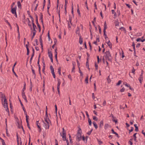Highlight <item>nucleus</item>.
Here are the masks:
<instances>
[{
    "instance_id": "nucleus-29",
    "label": "nucleus",
    "mask_w": 145,
    "mask_h": 145,
    "mask_svg": "<svg viewBox=\"0 0 145 145\" xmlns=\"http://www.w3.org/2000/svg\"><path fill=\"white\" fill-rule=\"evenodd\" d=\"M93 119L94 120L97 121L98 120V118H97L95 116H93Z\"/></svg>"
},
{
    "instance_id": "nucleus-1",
    "label": "nucleus",
    "mask_w": 145,
    "mask_h": 145,
    "mask_svg": "<svg viewBox=\"0 0 145 145\" xmlns=\"http://www.w3.org/2000/svg\"><path fill=\"white\" fill-rule=\"evenodd\" d=\"M82 131L81 129L80 128H79V129L76 135V139L78 141H80L82 139L81 134Z\"/></svg>"
},
{
    "instance_id": "nucleus-27",
    "label": "nucleus",
    "mask_w": 145,
    "mask_h": 145,
    "mask_svg": "<svg viewBox=\"0 0 145 145\" xmlns=\"http://www.w3.org/2000/svg\"><path fill=\"white\" fill-rule=\"evenodd\" d=\"M96 17H94V19H93V21H92V23L93 24V25L95 26V21H96Z\"/></svg>"
},
{
    "instance_id": "nucleus-28",
    "label": "nucleus",
    "mask_w": 145,
    "mask_h": 145,
    "mask_svg": "<svg viewBox=\"0 0 145 145\" xmlns=\"http://www.w3.org/2000/svg\"><path fill=\"white\" fill-rule=\"evenodd\" d=\"M17 123H18V127H19V128H20L21 127L22 128V126L21 125V123H20L19 122H17Z\"/></svg>"
},
{
    "instance_id": "nucleus-54",
    "label": "nucleus",
    "mask_w": 145,
    "mask_h": 145,
    "mask_svg": "<svg viewBox=\"0 0 145 145\" xmlns=\"http://www.w3.org/2000/svg\"><path fill=\"white\" fill-rule=\"evenodd\" d=\"M85 113H86V116H87V118H89V115L88 114V113L87 111H85Z\"/></svg>"
},
{
    "instance_id": "nucleus-20",
    "label": "nucleus",
    "mask_w": 145,
    "mask_h": 145,
    "mask_svg": "<svg viewBox=\"0 0 145 145\" xmlns=\"http://www.w3.org/2000/svg\"><path fill=\"white\" fill-rule=\"evenodd\" d=\"M82 38H81V35L80 36V39H79V43L80 44H82Z\"/></svg>"
},
{
    "instance_id": "nucleus-31",
    "label": "nucleus",
    "mask_w": 145,
    "mask_h": 145,
    "mask_svg": "<svg viewBox=\"0 0 145 145\" xmlns=\"http://www.w3.org/2000/svg\"><path fill=\"white\" fill-rule=\"evenodd\" d=\"M25 117H26V123H28V122L29 116H28L27 115H26L25 116Z\"/></svg>"
},
{
    "instance_id": "nucleus-16",
    "label": "nucleus",
    "mask_w": 145,
    "mask_h": 145,
    "mask_svg": "<svg viewBox=\"0 0 145 145\" xmlns=\"http://www.w3.org/2000/svg\"><path fill=\"white\" fill-rule=\"evenodd\" d=\"M93 125L94 126V127H95V129H97L98 128V126H97L96 123L95 121H93Z\"/></svg>"
},
{
    "instance_id": "nucleus-50",
    "label": "nucleus",
    "mask_w": 145,
    "mask_h": 145,
    "mask_svg": "<svg viewBox=\"0 0 145 145\" xmlns=\"http://www.w3.org/2000/svg\"><path fill=\"white\" fill-rule=\"evenodd\" d=\"M132 46L133 47V48L135 51V44H134V42L133 43Z\"/></svg>"
},
{
    "instance_id": "nucleus-56",
    "label": "nucleus",
    "mask_w": 145,
    "mask_h": 145,
    "mask_svg": "<svg viewBox=\"0 0 145 145\" xmlns=\"http://www.w3.org/2000/svg\"><path fill=\"white\" fill-rule=\"evenodd\" d=\"M16 25L17 28L18 32V34H19V28L17 24H16Z\"/></svg>"
},
{
    "instance_id": "nucleus-53",
    "label": "nucleus",
    "mask_w": 145,
    "mask_h": 145,
    "mask_svg": "<svg viewBox=\"0 0 145 145\" xmlns=\"http://www.w3.org/2000/svg\"><path fill=\"white\" fill-rule=\"evenodd\" d=\"M2 144L3 145H6V144L4 141V140L3 139H2Z\"/></svg>"
},
{
    "instance_id": "nucleus-64",
    "label": "nucleus",
    "mask_w": 145,
    "mask_h": 145,
    "mask_svg": "<svg viewBox=\"0 0 145 145\" xmlns=\"http://www.w3.org/2000/svg\"><path fill=\"white\" fill-rule=\"evenodd\" d=\"M52 75L53 76L54 78H56V75H55V74L54 72L52 73Z\"/></svg>"
},
{
    "instance_id": "nucleus-41",
    "label": "nucleus",
    "mask_w": 145,
    "mask_h": 145,
    "mask_svg": "<svg viewBox=\"0 0 145 145\" xmlns=\"http://www.w3.org/2000/svg\"><path fill=\"white\" fill-rule=\"evenodd\" d=\"M12 72H13V73H14V74L15 75V76L16 77H18V76L16 74V73L15 72H14V69H13V68H12Z\"/></svg>"
},
{
    "instance_id": "nucleus-33",
    "label": "nucleus",
    "mask_w": 145,
    "mask_h": 145,
    "mask_svg": "<svg viewBox=\"0 0 145 145\" xmlns=\"http://www.w3.org/2000/svg\"><path fill=\"white\" fill-rule=\"evenodd\" d=\"M106 28H107V25H106V22H105L104 27V29L103 30H106Z\"/></svg>"
},
{
    "instance_id": "nucleus-37",
    "label": "nucleus",
    "mask_w": 145,
    "mask_h": 145,
    "mask_svg": "<svg viewBox=\"0 0 145 145\" xmlns=\"http://www.w3.org/2000/svg\"><path fill=\"white\" fill-rule=\"evenodd\" d=\"M85 5L86 7V8L88 10H89V8H88V5H87V0H86V1L85 3Z\"/></svg>"
},
{
    "instance_id": "nucleus-58",
    "label": "nucleus",
    "mask_w": 145,
    "mask_h": 145,
    "mask_svg": "<svg viewBox=\"0 0 145 145\" xmlns=\"http://www.w3.org/2000/svg\"><path fill=\"white\" fill-rule=\"evenodd\" d=\"M106 101L105 100H104V101L103 102V106H105L106 105Z\"/></svg>"
},
{
    "instance_id": "nucleus-15",
    "label": "nucleus",
    "mask_w": 145,
    "mask_h": 145,
    "mask_svg": "<svg viewBox=\"0 0 145 145\" xmlns=\"http://www.w3.org/2000/svg\"><path fill=\"white\" fill-rule=\"evenodd\" d=\"M137 133H135L133 135V137H134V140L135 142H137V137L136 136V135L137 134Z\"/></svg>"
},
{
    "instance_id": "nucleus-55",
    "label": "nucleus",
    "mask_w": 145,
    "mask_h": 145,
    "mask_svg": "<svg viewBox=\"0 0 145 145\" xmlns=\"http://www.w3.org/2000/svg\"><path fill=\"white\" fill-rule=\"evenodd\" d=\"M25 84L24 86V87L22 89V91H23L22 92H24V91H25Z\"/></svg>"
},
{
    "instance_id": "nucleus-63",
    "label": "nucleus",
    "mask_w": 145,
    "mask_h": 145,
    "mask_svg": "<svg viewBox=\"0 0 145 145\" xmlns=\"http://www.w3.org/2000/svg\"><path fill=\"white\" fill-rule=\"evenodd\" d=\"M75 69V67H73L72 68V72H75V71H74Z\"/></svg>"
},
{
    "instance_id": "nucleus-45",
    "label": "nucleus",
    "mask_w": 145,
    "mask_h": 145,
    "mask_svg": "<svg viewBox=\"0 0 145 145\" xmlns=\"http://www.w3.org/2000/svg\"><path fill=\"white\" fill-rule=\"evenodd\" d=\"M33 29H35L37 27H36V25L34 24H33Z\"/></svg>"
},
{
    "instance_id": "nucleus-8",
    "label": "nucleus",
    "mask_w": 145,
    "mask_h": 145,
    "mask_svg": "<svg viewBox=\"0 0 145 145\" xmlns=\"http://www.w3.org/2000/svg\"><path fill=\"white\" fill-rule=\"evenodd\" d=\"M22 96L23 98L24 99L25 101L27 102V99L25 95V93L24 92H22Z\"/></svg>"
},
{
    "instance_id": "nucleus-62",
    "label": "nucleus",
    "mask_w": 145,
    "mask_h": 145,
    "mask_svg": "<svg viewBox=\"0 0 145 145\" xmlns=\"http://www.w3.org/2000/svg\"><path fill=\"white\" fill-rule=\"evenodd\" d=\"M125 86H126L127 87H130V85L129 84H127V83H126V84H125Z\"/></svg>"
},
{
    "instance_id": "nucleus-13",
    "label": "nucleus",
    "mask_w": 145,
    "mask_h": 145,
    "mask_svg": "<svg viewBox=\"0 0 145 145\" xmlns=\"http://www.w3.org/2000/svg\"><path fill=\"white\" fill-rule=\"evenodd\" d=\"M45 122H50V121L49 119L48 118V116H46L45 118H44Z\"/></svg>"
},
{
    "instance_id": "nucleus-12",
    "label": "nucleus",
    "mask_w": 145,
    "mask_h": 145,
    "mask_svg": "<svg viewBox=\"0 0 145 145\" xmlns=\"http://www.w3.org/2000/svg\"><path fill=\"white\" fill-rule=\"evenodd\" d=\"M103 125V120H101L100 122L99 123V127L100 128H101Z\"/></svg>"
},
{
    "instance_id": "nucleus-40",
    "label": "nucleus",
    "mask_w": 145,
    "mask_h": 145,
    "mask_svg": "<svg viewBox=\"0 0 145 145\" xmlns=\"http://www.w3.org/2000/svg\"><path fill=\"white\" fill-rule=\"evenodd\" d=\"M58 72L59 74V75L61 74V68H59L58 69Z\"/></svg>"
},
{
    "instance_id": "nucleus-60",
    "label": "nucleus",
    "mask_w": 145,
    "mask_h": 145,
    "mask_svg": "<svg viewBox=\"0 0 145 145\" xmlns=\"http://www.w3.org/2000/svg\"><path fill=\"white\" fill-rule=\"evenodd\" d=\"M5 22H6L8 25H10V23L8 22V21L7 20H5Z\"/></svg>"
},
{
    "instance_id": "nucleus-48",
    "label": "nucleus",
    "mask_w": 145,
    "mask_h": 145,
    "mask_svg": "<svg viewBox=\"0 0 145 145\" xmlns=\"http://www.w3.org/2000/svg\"><path fill=\"white\" fill-rule=\"evenodd\" d=\"M135 70L134 69V68H133V69L131 71L132 73H133L134 74H135Z\"/></svg>"
},
{
    "instance_id": "nucleus-21",
    "label": "nucleus",
    "mask_w": 145,
    "mask_h": 145,
    "mask_svg": "<svg viewBox=\"0 0 145 145\" xmlns=\"http://www.w3.org/2000/svg\"><path fill=\"white\" fill-rule=\"evenodd\" d=\"M29 23L28 24V25L29 26V27H30V29L31 30H32V25L30 21H29Z\"/></svg>"
},
{
    "instance_id": "nucleus-35",
    "label": "nucleus",
    "mask_w": 145,
    "mask_h": 145,
    "mask_svg": "<svg viewBox=\"0 0 145 145\" xmlns=\"http://www.w3.org/2000/svg\"><path fill=\"white\" fill-rule=\"evenodd\" d=\"M119 29H122L123 30L125 31V32H126V30L124 27H121V28H120Z\"/></svg>"
},
{
    "instance_id": "nucleus-19",
    "label": "nucleus",
    "mask_w": 145,
    "mask_h": 145,
    "mask_svg": "<svg viewBox=\"0 0 145 145\" xmlns=\"http://www.w3.org/2000/svg\"><path fill=\"white\" fill-rule=\"evenodd\" d=\"M143 77L142 76H140L139 78H138V80L140 81V83L141 84L142 81L143 80Z\"/></svg>"
},
{
    "instance_id": "nucleus-7",
    "label": "nucleus",
    "mask_w": 145,
    "mask_h": 145,
    "mask_svg": "<svg viewBox=\"0 0 145 145\" xmlns=\"http://www.w3.org/2000/svg\"><path fill=\"white\" fill-rule=\"evenodd\" d=\"M35 16H36V23L39 29V31L40 32V25L39 24L38 22V16L37 14H35Z\"/></svg>"
},
{
    "instance_id": "nucleus-14",
    "label": "nucleus",
    "mask_w": 145,
    "mask_h": 145,
    "mask_svg": "<svg viewBox=\"0 0 145 145\" xmlns=\"http://www.w3.org/2000/svg\"><path fill=\"white\" fill-rule=\"evenodd\" d=\"M48 54L49 57L50 58L53 57L52 54V52L51 51H49L48 52Z\"/></svg>"
},
{
    "instance_id": "nucleus-26",
    "label": "nucleus",
    "mask_w": 145,
    "mask_h": 145,
    "mask_svg": "<svg viewBox=\"0 0 145 145\" xmlns=\"http://www.w3.org/2000/svg\"><path fill=\"white\" fill-rule=\"evenodd\" d=\"M55 57L56 58V59H57V49H55Z\"/></svg>"
},
{
    "instance_id": "nucleus-5",
    "label": "nucleus",
    "mask_w": 145,
    "mask_h": 145,
    "mask_svg": "<svg viewBox=\"0 0 145 145\" xmlns=\"http://www.w3.org/2000/svg\"><path fill=\"white\" fill-rule=\"evenodd\" d=\"M3 107L5 109V110L9 114V111L7 103H2Z\"/></svg>"
},
{
    "instance_id": "nucleus-2",
    "label": "nucleus",
    "mask_w": 145,
    "mask_h": 145,
    "mask_svg": "<svg viewBox=\"0 0 145 145\" xmlns=\"http://www.w3.org/2000/svg\"><path fill=\"white\" fill-rule=\"evenodd\" d=\"M105 57L106 59L109 61H111L112 58L109 51H106L105 53Z\"/></svg>"
},
{
    "instance_id": "nucleus-59",
    "label": "nucleus",
    "mask_w": 145,
    "mask_h": 145,
    "mask_svg": "<svg viewBox=\"0 0 145 145\" xmlns=\"http://www.w3.org/2000/svg\"><path fill=\"white\" fill-rule=\"evenodd\" d=\"M98 141L99 144H101L102 143V142L101 141L99 140L98 139Z\"/></svg>"
},
{
    "instance_id": "nucleus-11",
    "label": "nucleus",
    "mask_w": 145,
    "mask_h": 145,
    "mask_svg": "<svg viewBox=\"0 0 145 145\" xmlns=\"http://www.w3.org/2000/svg\"><path fill=\"white\" fill-rule=\"evenodd\" d=\"M38 5V4H35V1H34V2L33 4V5L32 7H35V8L34 9L35 11H36L37 10V7Z\"/></svg>"
},
{
    "instance_id": "nucleus-36",
    "label": "nucleus",
    "mask_w": 145,
    "mask_h": 145,
    "mask_svg": "<svg viewBox=\"0 0 145 145\" xmlns=\"http://www.w3.org/2000/svg\"><path fill=\"white\" fill-rule=\"evenodd\" d=\"M79 72L81 76H83V74L82 73V72L81 71L80 67L79 68Z\"/></svg>"
},
{
    "instance_id": "nucleus-51",
    "label": "nucleus",
    "mask_w": 145,
    "mask_h": 145,
    "mask_svg": "<svg viewBox=\"0 0 145 145\" xmlns=\"http://www.w3.org/2000/svg\"><path fill=\"white\" fill-rule=\"evenodd\" d=\"M72 65H73V67H75V66L76 65V63L74 61H72Z\"/></svg>"
},
{
    "instance_id": "nucleus-52",
    "label": "nucleus",
    "mask_w": 145,
    "mask_h": 145,
    "mask_svg": "<svg viewBox=\"0 0 145 145\" xmlns=\"http://www.w3.org/2000/svg\"><path fill=\"white\" fill-rule=\"evenodd\" d=\"M77 12L78 13V14H79V15L80 16V10H79V8H78V9H77Z\"/></svg>"
},
{
    "instance_id": "nucleus-43",
    "label": "nucleus",
    "mask_w": 145,
    "mask_h": 145,
    "mask_svg": "<svg viewBox=\"0 0 145 145\" xmlns=\"http://www.w3.org/2000/svg\"><path fill=\"white\" fill-rule=\"evenodd\" d=\"M108 126V124H105V129H107Z\"/></svg>"
},
{
    "instance_id": "nucleus-30",
    "label": "nucleus",
    "mask_w": 145,
    "mask_h": 145,
    "mask_svg": "<svg viewBox=\"0 0 145 145\" xmlns=\"http://www.w3.org/2000/svg\"><path fill=\"white\" fill-rule=\"evenodd\" d=\"M122 81L121 80H120L118 81V83H117L116 84L117 86H119L120 85V84L121 83Z\"/></svg>"
},
{
    "instance_id": "nucleus-39",
    "label": "nucleus",
    "mask_w": 145,
    "mask_h": 145,
    "mask_svg": "<svg viewBox=\"0 0 145 145\" xmlns=\"http://www.w3.org/2000/svg\"><path fill=\"white\" fill-rule=\"evenodd\" d=\"M62 138H63V141H65L66 140V136H62Z\"/></svg>"
},
{
    "instance_id": "nucleus-18",
    "label": "nucleus",
    "mask_w": 145,
    "mask_h": 145,
    "mask_svg": "<svg viewBox=\"0 0 145 145\" xmlns=\"http://www.w3.org/2000/svg\"><path fill=\"white\" fill-rule=\"evenodd\" d=\"M50 69L52 73L54 72V69L52 65H51L50 66Z\"/></svg>"
},
{
    "instance_id": "nucleus-23",
    "label": "nucleus",
    "mask_w": 145,
    "mask_h": 145,
    "mask_svg": "<svg viewBox=\"0 0 145 145\" xmlns=\"http://www.w3.org/2000/svg\"><path fill=\"white\" fill-rule=\"evenodd\" d=\"M88 122L89 125L91 126V119L89 118H88Z\"/></svg>"
},
{
    "instance_id": "nucleus-4",
    "label": "nucleus",
    "mask_w": 145,
    "mask_h": 145,
    "mask_svg": "<svg viewBox=\"0 0 145 145\" xmlns=\"http://www.w3.org/2000/svg\"><path fill=\"white\" fill-rule=\"evenodd\" d=\"M44 123L43 126L45 129H49L50 127V122H45L44 121H43Z\"/></svg>"
},
{
    "instance_id": "nucleus-47",
    "label": "nucleus",
    "mask_w": 145,
    "mask_h": 145,
    "mask_svg": "<svg viewBox=\"0 0 145 145\" xmlns=\"http://www.w3.org/2000/svg\"><path fill=\"white\" fill-rule=\"evenodd\" d=\"M1 97L2 98V100H3V99H4V98L6 97H5V95H4L3 94H2Z\"/></svg>"
},
{
    "instance_id": "nucleus-32",
    "label": "nucleus",
    "mask_w": 145,
    "mask_h": 145,
    "mask_svg": "<svg viewBox=\"0 0 145 145\" xmlns=\"http://www.w3.org/2000/svg\"><path fill=\"white\" fill-rule=\"evenodd\" d=\"M88 76L86 77V78L85 80V82H86L87 84H88Z\"/></svg>"
},
{
    "instance_id": "nucleus-44",
    "label": "nucleus",
    "mask_w": 145,
    "mask_h": 145,
    "mask_svg": "<svg viewBox=\"0 0 145 145\" xmlns=\"http://www.w3.org/2000/svg\"><path fill=\"white\" fill-rule=\"evenodd\" d=\"M37 126L39 128H40V127L39 125L40 124L39 123V121H37Z\"/></svg>"
},
{
    "instance_id": "nucleus-61",
    "label": "nucleus",
    "mask_w": 145,
    "mask_h": 145,
    "mask_svg": "<svg viewBox=\"0 0 145 145\" xmlns=\"http://www.w3.org/2000/svg\"><path fill=\"white\" fill-rule=\"evenodd\" d=\"M82 139L85 142V138L84 136H83L82 137Z\"/></svg>"
},
{
    "instance_id": "nucleus-22",
    "label": "nucleus",
    "mask_w": 145,
    "mask_h": 145,
    "mask_svg": "<svg viewBox=\"0 0 145 145\" xmlns=\"http://www.w3.org/2000/svg\"><path fill=\"white\" fill-rule=\"evenodd\" d=\"M18 6L19 8H20L21 7V4L20 1H18L17 2Z\"/></svg>"
},
{
    "instance_id": "nucleus-17",
    "label": "nucleus",
    "mask_w": 145,
    "mask_h": 145,
    "mask_svg": "<svg viewBox=\"0 0 145 145\" xmlns=\"http://www.w3.org/2000/svg\"><path fill=\"white\" fill-rule=\"evenodd\" d=\"M107 44L108 45V46L109 47L111 48L112 47V45L111 43L110 42L109 40L107 42Z\"/></svg>"
},
{
    "instance_id": "nucleus-24",
    "label": "nucleus",
    "mask_w": 145,
    "mask_h": 145,
    "mask_svg": "<svg viewBox=\"0 0 145 145\" xmlns=\"http://www.w3.org/2000/svg\"><path fill=\"white\" fill-rule=\"evenodd\" d=\"M112 14H114V16H116V13L115 12L114 10H112Z\"/></svg>"
},
{
    "instance_id": "nucleus-49",
    "label": "nucleus",
    "mask_w": 145,
    "mask_h": 145,
    "mask_svg": "<svg viewBox=\"0 0 145 145\" xmlns=\"http://www.w3.org/2000/svg\"><path fill=\"white\" fill-rule=\"evenodd\" d=\"M98 29H99V32L100 33H101V27H100V26H99V25H98Z\"/></svg>"
},
{
    "instance_id": "nucleus-57",
    "label": "nucleus",
    "mask_w": 145,
    "mask_h": 145,
    "mask_svg": "<svg viewBox=\"0 0 145 145\" xmlns=\"http://www.w3.org/2000/svg\"><path fill=\"white\" fill-rule=\"evenodd\" d=\"M125 90V89L124 88H123L121 90H120V91L121 92H123Z\"/></svg>"
},
{
    "instance_id": "nucleus-10",
    "label": "nucleus",
    "mask_w": 145,
    "mask_h": 145,
    "mask_svg": "<svg viewBox=\"0 0 145 145\" xmlns=\"http://www.w3.org/2000/svg\"><path fill=\"white\" fill-rule=\"evenodd\" d=\"M62 129H63L62 135L61 134V133H60L61 136H66V131L65 130L64 128H62Z\"/></svg>"
},
{
    "instance_id": "nucleus-42",
    "label": "nucleus",
    "mask_w": 145,
    "mask_h": 145,
    "mask_svg": "<svg viewBox=\"0 0 145 145\" xmlns=\"http://www.w3.org/2000/svg\"><path fill=\"white\" fill-rule=\"evenodd\" d=\"M134 128L133 127H131V129L129 130V133H130L131 132H132Z\"/></svg>"
},
{
    "instance_id": "nucleus-6",
    "label": "nucleus",
    "mask_w": 145,
    "mask_h": 145,
    "mask_svg": "<svg viewBox=\"0 0 145 145\" xmlns=\"http://www.w3.org/2000/svg\"><path fill=\"white\" fill-rule=\"evenodd\" d=\"M57 89L58 93L59 94L60 93L59 87L61 84V81L59 79L57 80Z\"/></svg>"
},
{
    "instance_id": "nucleus-38",
    "label": "nucleus",
    "mask_w": 145,
    "mask_h": 145,
    "mask_svg": "<svg viewBox=\"0 0 145 145\" xmlns=\"http://www.w3.org/2000/svg\"><path fill=\"white\" fill-rule=\"evenodd\" d=\"M3 100H4V103H7L6 97H5L4 99H3Z\"/></svg>"
},
{
    "instance_id": "nucleus-3",
    "label": "nucleus",
    "mask_w": 145,
    "mask_h": 145,
    "mask_svg": "<svg viewBox=\"0 0 145 145\" xmlns=\"http://www.w3.org/2000/svg\"><path fill=\"white\" fill-rule=\"evenodd\" d=\"M17 7L16 6L14 8H11V12L13 14H14L16 18L17 17V15L16 12Z\"/></svg>"
},
{
    "instance_id": "nucleus-34",
    "label": "nucleus",
    "mask_w": 145,
    "mask_h": 145,
    "mask_svg": "<svg viewBox=\"0 0 145 145\" xmlns=\"http://www.w3.org/2000/svg\"><path fill=\"white\" fill-rule=\"evenodd\" d=\"M42 39L40 38V45H41V47L42 48H42H43V45H42Z\"/></svg>"
},
{
    "instance_id": "nucleus-46",
    "label": "nucleus",
    "mask_w": 145,
    "mask_h": 145,
    "mask_svg": "<svg viewBox=\"0 0 145 145\" xmlns=\"http://www.w3.org/2000/svg\"><path fill=\"white\" fill-rule=\"evenodd\" d=\"M92 131V129H91L90 131H88L87 133V134H88V135H90L91 134Z\"/></svg>"
},
{
    "instance_id": "nucleus-9",
    "label": "nucleus",
    "mask_w": 145,
    "mask_h": 145,
    "mask_svg": "<svg viewBox=\"0 0 145 145\" xmlns=\"http://www.w3.org/2000/svg\"><path fill=\"white\" fill-rule=\"evenodd\" d=\"M76 33L78 34V36H80V28L78 27H77L76 28Z\"/></svg>"
},
{
    "instance_id": "nucleus-25",
    "label": "nucleus",
    "mask_w": 145,
    "mask_h": 145,
    "mask_svg": "<svg viewBox=\"0 0 145 145\" xmlns=\"http://www.w3.org/2000/svg\"><path fill=\"white\" fill-rule=\"evenodd\" d=\"M31 69L32 70V73H33V74H34L35 75V71L33 69V67H31Z\"/></svg>"
}]
</instances>
